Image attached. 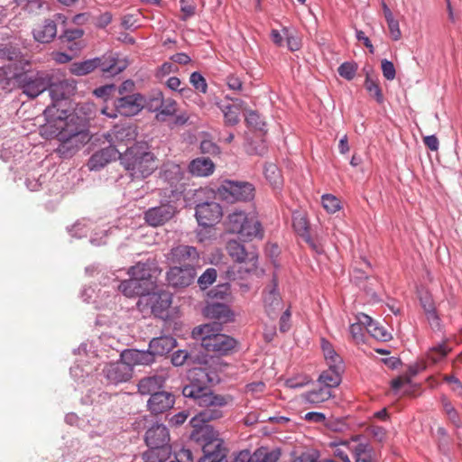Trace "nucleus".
<instances>
[{
  "label": "nucleus",
  "mask_w": 462,
  "mask_h": 462,
  "mask_svg": "<svg viewBox=\"0 0 462 462\" xmlns=\"http://www.w3.org/2000/svg\"><path fill=\"white\" fill-rule=\"evenodd\" d=\"M390 36L393 41H398L402 37V32L399 26V22L394 19V17H391L386 19Z\"/></svg>",
  "instance_id": "obj_57"
},
{
  "label": "nucleus",
  "mask_w": 462,
  "mask_h": 462,
  "mask_svg": "<svg viewBox=\"0 0 462 462\" xmlns=\"http://www.w3.org/2000/svg\"><path fill=\"white\" fill-rule=\"evenodd\" d=\"M228 396L215 394L211 391L208 392L204 387V426L214 429L212 426L206 424V422L220 419L223 416L222 408L228 403ZM213 430L217 432L218 438L222 439L219 437L218 431Z\"/></svg>",
  "instance_id": "obj_12"
},
{
  "label": "nucleus",
  "mask_w": 462,
  "mask_h": 462,
  "mask_svg": "<svg viewBox=\"0 0 462 462\" xmlns=\"http://www.w3.org/2000/svg\"><path fill=\"white\" fill-rule=\"evenodd\" d=\"M199 252L196 247L186 245H179L172 247L166 254V260L171 266L189 265L194 266V263L199 259Z\"/></svg>",
  "instance_id": "obj_15"
},
{
  "label": "nucleus",
  "mask_w": 462,
  "mask_h": 462,
  "mask_svg": "<svg viewBox=\"0 0 462 462\" xmlns=\"http://www.w3.org/2000/svg\"><path fill=\"white\" fill-rule=\"evenodd\" d=\"M176 212V207L170 202L161 204L160 206L148 208L144 212V220L151 226H160L171 219Z\"/></svg>",
  "instance_id": "obj_19"
},
{
  "label": "nucleus",
  "mask_w": 462,
  "mask_h": 462,
  "mask_svg": "<svg viewBox=\"0 0 462 462\" xmlns=\"http://www.w3.org/2000/svg\"><path fill=\"white\" fill-rule=\"evenodd\" d=\"M321 348L328 367H344L341 356L335 351L332 345L325 338L321 339Z\"/></svg>",
  "instance_id": "obj_37"
},
{
  "label": "nucleus",
  "mask_w": 462,
  "mask_h": 462,
  "mask_svg": "<svg viewBox=\"0 0 462 462\" xmlns=\"http://www.w3.org/2000/svg\"><path fill=\"white\" fill-rule=\"evenodd\" d=\"M84 35V30L80 28L65 29L59 39L62 43H67L69 51L78 52L82 49V44L76 42Z\"/></svg>",
  "instance_id": "obj_33"
},
{
  "label": "nucleus",
  "mask_w": 462,
  "mask_h": 462,
  "mask_svg": "<svg viewBox=\"0 0 462 462\" xmlns=\"http://www.w3.org/2000/svg\"><path fill=\"white\" fill-rule=\"evenodd\" d=\"M443 380L450 386L455 393L462 395V383L456 376L444 375Z\"/></svg>",
  "instance_id": "obj_62"
},
{
  "label": "nucleus",
  "mask_w": 462,
  "mask_h": 462,
  "mask_svg": "<svg viewBox=\"0 0 462 462\" xmlns=\"http://www.w3.org/2000/svg\"><path fill=\"white\" fill-rule=\"evenodd\" d=\"M224 440L210 427L204 426V462H226Z\"/></svg>",
  "instance_id": "obj_10"
},
{
  "label": "nucleus",
  "mask_w": 462,
  "mask_h": 462,
  "mask_svg": "<svg viewBox=\"0 0 462 462\" xmlns=\"http://www.w3.org/2000/svg\"><path fill=\"white\" fill-rule=\"evenodd\" d=\"M144 443L148 448L143 452L142 460L146 462H167L172 448L170 430L163 423L154 422L144 434Z\"/></svg>",
  "instance_id": "obj_4"
},
{
  "label": "nucleus",
  "mask_w": 462,
  "mask_h": 462,
  "mask_svg": "<svg viewBox=\"0 0 462 462\" xmlns=\"http://www.w3.org/2000/svg\"><path fill=\"white\" fill-rule=\"evenodd\" d=\"M226 230L230 234H236L245 241L263 239L264 229L261 221L255 215L246 214L244 211H235L227 216Z\"/></svg>",
  "instance_id": "obj_6"
},
{
  "label": "nucleus",
  "mask_w": 462,
  "mask_h": 462,
  "mask_svg": "<svg viewBox=\"0 0 462 462\" xmlns=\"http://www.w3.org/2000/svg\"><path fill=\"white\" fill-rule=\"evenodd\" d=\"M223 217L221 206L217 202H204V230L208 226H213Z\"/></svg>",
  "instance_id": "obj_34"
},
{
  "label": "nucleus",
  "mask_w": 462,
  "mask_h": 462,
  "mask_svg": "<svg viewBox=\"0 0 462 462\" xmlns=\"http://www.w3.org/2000/svg\"><path fill=\"white\" fill-rule=\"evenodd\" d=\"M99 60L97 59H88L83 61H75L70 64L69 71L72 75L75 76H85L95 69H97V64Z\"/></svg>",
  "instance_id": "obj_39"
},
{
  "label": "nucleus",
  "mask_w": 462,
  "mask_h": 462,
  "mask_svg": "<svg viewBox=\"0 0 462 462\" xmlns=\"http://www.w3.org/2000/svg\"><path fill=\"white\" fill-rule=\"evenodd\" d=\"M142 103H144L143 109L149 112H156V114L160 113L164 105L163 94L158 88L152 89L149 94L143 95Z\"/></svg>",
  "instance_id": "obj_36"
},
{
  "label": "nucleus",
  "mask_w": 462,
  "mask_h": 462,
  "mask_svg": "<svg viewBox=\"0 0 462 462\" xmlns=\"http://www.w3.org/2000/svg\"><path fill=\"white\" fill-rule=\"evenodd\" d=\"M171 302L172 294L157 288L141 296L137 301V308L143 317L152 315L154 318L168 320L171 318Z\"/></svg>",
  "instance_id": "obj_7"
},
{
  "label": "nucleus",
  "mask_w": 462,
  "mask_h": 462,
  "mask_svg": "<svg viewBox=\"0 0 462 462\" xmlns=\"http://www.w3.org/2000/svg\"><path fill=\"white\" fill-rule=\"evenodd\" d=\"M226 251L229 256L237 263L248 262L252 267L255 266L257 254L254 252H246L245 246L236 240H230L226 244Z\"/></svg>",
  "instance_id": "obj_26"
},
{
  "label": "nucleus",
  "mask_w": 462,
  "mask_h": 462,
  "mask_svg": "<svg viewBox=\"0 0 462 462\" xmlns=\"http://www.w3.org/2000/svg\"><path fill=\"white\" fill-rule=\"evenodd\" d=\"M122 151L117 145L110 143L107 147L102 148L101 150L94 152L89 159L90 170H98L108 162L116 160L121 162Z\"/></svg>",
  "instance_id": "obj_23"
},
{
  "label": "nucleus",
  "mask_w": 462,
  "mask_h": 462,
  "mask_svg": "<svg viewBox=\"0 0 462 462\" xmlns=\"http://www.w3.org/2000/svg\"><path fill=\"white\" fill-rule=\"evenodd\" d=\"M171 361L174 366H181L184 364L188 365H202V351L178 349L171 354Z\"/></svg>",
  "instance_id": "obj_27"
},
{
  "label": "nucleus",
  "mask_w": 462,
  "mask_h": 462,
  "mask_svg": "<svg viewBox=\"0 0 462 462\" xmlns=\"http://www.w3.org/2000/svg\"><path fill=\"white\" fill-rule=\"evenodd\" d=\"M357 71V65L355 62H344L338 69V74L346 80H352Z\"/></svg>",
  "instance_id": "obj_54"
},
{
  "label": "nucleus",
  "mask_w": 462,
  "mask_h": 462,
  "mask_svg": "<svg viewBox=\"0 0 462 462\" xmlns=\"http://www.w3.org/2000/svg\"><path fill=\"white\" fill-rule=\"evenodd\" d=\"M365 88L370 97H374L377 103L383 102V95L377 80L373 79L368 74L365 80Z\"/></svg>",
  "instance_id": "obj_48"
},
{
  "label": "nucleus",
  "mask_w": 462,
  "mask_h": 462,
  "mask_svg": "<svg viewBox=\"0 0 462 462\" xmlns=\"http://www.w3.org/2000/svg\"><path fill=\"white\" fill-rule=\"evenodd\" d=\"M263 302L266 314L271 317H276L283 309V302L279 291H277V282L273 278L272 283L267 285L263 291Z\"/></svg>",
  "instance_id": "obj_21"
},
{
  "label": "nucleus",
  "mask_w": 462,
  "mask_h": 462,
  "mask_svg": "<svg viewBox=\"0 0 462 462\" xmlns=\"http://www.w3.org/2000/svg\"><path fill=\"white\" fill-rule=\"evenodd\" d=\"M162 273V269L154 258L139 262L129 269L130 278L120 282L118 291L125 297L140 298L159 288L158 282Z\"/></svg>",
  "instance_id": "obj_2"
},
{
  "label": "nucleus",
  "mask_w": 462,
  "mask_h": 462,
  "mask_svg": "<svg viewBox=\"0 0 462 462\" xmlns=\"http://www.w3.org/2000/svg\"><path fill=\"white\" fill-rule=\"evenodd\" d=\"M204 317L215 319L210 327L212 330L220 332L222 324L234 320V313L230 308L224 303L218 301L207 300V306L204 308Z\"/></svg>",
  "instance_id": "obj_14"
},
{
  "label": "nucleus",
  "mask_w": 462,
  "mask_h": 462,
  "mask_svg": "<svg viewBox=\"0 0 462 462\" xmlns=\"http://www.w3.org/2000/svg\"><path fill=\"white\" fill-rule=\"evenodd\" d=\"M68 232L72 237L82 238L87 236V229L85 225L80 222H76L73 226L67 227Z\"/></svg>",
  "instance_id": "obj_60"
},
{
  "label": "nucleus",
  "mask_w": 462,
  "mask_h": 462,
  "mask_svg": "<svg viewBox=\"0 0 462 462\" xmlns=\"http://www.w3.org/2000/svg\"><path fill=\"white\" fill-rule=\"evenodd\" d=\"M102 374L108 384L117 385L128 382L133 375V370L128 363L122 358L106 364L102 369Z\"/></svg>",
  "instance_id": "obj_13"
},
{
  "label": "nucleus",
  "mask_w": 462,
  "mask_h": 462,
  "mask_svg": "<svg viewBox=\"0 0 462 462\" xmlns=\"http://www.w3.org/2000/svg\"><path fill=\"white\" fill-rule=\"evenodd\" d=\"M230 293V286L228 283H221L207 292L209 301H217L225 300Z\"/></svg>",
  "instance_id": "obj_50"
},
{
  "label": "nucleus",
  "mask_w": 462,
  "mask_h": 462,
  "mask_svg": "<svg viewBox=\"0 0 462 462\" xmlns=\"http://www.w3.org/2000/svg\"><path fill=\"white\" fill-rule=\"evenodd\" d=\"M243 101L237 100L236 103L225 105L220 107L224 114L226 124L235 125L239 122V116L243 110Z\"/></svg>",
  "instance_id": "obj_38"
},
{
  "label": "nucleus",
  "mask_w": 462,
  "mask_h": 462,
  "mask_svg": "<svg viewBox=\"0 0 462 462\" xmlns=\"http://www.w3.org/2000/svg\"><path fill=\"white\" fill-rule=\"evenodd\" d=\"M365 325L362 323L357 318V322L351 324L349 328L350 334L355 340H359L363 337V331Z\"/></svg>",
  "instance_id": "obj_64"
},
{
  "label": "nucleus",
  "mask_w": 462,
  "mask_h": 462,
  "mask_svg": "<svg viewBox=\"0 0 462 462\" xmlns=\"http://www.w3.org/2000/svg\"><path fill=\"white\" fill-rule=\"evenodd\" d=\"M196 277L194 266H171L166 273L168 284L173 288H185L192 283Z\"/></svg>",
  "instance_id": "obj_16"
},
{
  "label": "nucleus",
  "mask_w": 462,
  "mask_h": 462,
  "mask_svg": "<svg viewBox=\"0 0 462 462\" xmlns=\"http://www.w3.org/2000/svg\"><path fill=\"white\" fill-rule=\"evenodd\" d=\"M190 426L193 428L189 435V439L191 440L199 443L202 441V411L198 412L193 418L189 420Z\"/></svg>",
  "instance_id": "obj_49"
},
{
  "label": "nucleus",
  "mask_w": 462,
  "mask_h": 462,
  "mask_svg": "<svg viewBox=\"0 0 462 462\" xmlns=\"http://www.w3.org/2000/svg\"><path fill=\"white\" fill-rule=\"evenodd\" d=\"M215 137L204 132V154L209 153L213 158H219L221 153L220 148L213 142Z\"/></svg>",
  "instance_id": "obj_51"
},
{
  "label": "nucleus",
  "mask_w": 462,
  "mask_h": 462,
  "mask_svg": "<svg viewBox=\"0 0 462 462\" xmlns=\"http://www.w3.org/2000/svg\"><path fill=\"white\" fill-rule=\"evenodd\" d=\"M282 32L286 38L287 46L290 51H296L301 48L300 38L289 28H283Z\"/></svg>",
  "instance_id": "obj_52"
},
{
  "label": "nucleus",
  "mask_w": 462,
  "mask_h": 462,
  "mask_svg": "<svg viewBox=\"0 0 462 462\" xmlns=\"http://www.w3.org/2000/svg\"><path fill=\"white\" fill-rule=\"evenodd\" d=\"M19 61L21 66H30V62L23 58V53L17 46L12 43L0 44V61Z\"/></svg>",
  "instance_id": "obj_32"
},
{
  "label": "nucleus",
  "mask_w": 462,
  "mask_h": 462,
  "mask_svg": "<svg viewBox=\"0 0 462 462\" xmlns=\"http://www.w3.org/2000/svg\"><path fill=\"white\" fill-rule=\"evenodd\" d=\"M332 393L328 387H319V389H313L305 393L304 399L307 402L312 404H320L332 397Z\"/></svg>",
  "instance_id": "obj_41"
},
{
  "label": "nucleus",
  "mask_w": 462,
  "mask_h": 462,
  "mask_svg": "<svg viewBox=\"0 0 462 462\" xmlns=\"http://www.w3.org/2000/svg\"><path fill=\"white\" fill-rule=\"evenodd\" d=\"M452 351L448 346V340H443L441 343L430 347L427 353V357L433 364H437L446 358V356Z\"/></svg>",
  "instance_id": "obj_40"
},
{
  "label": "nucleus",
  "mask_w": 462,
  "mask_h": 462,
  "mask_svg": "<svg viewBox=\"0 0 462 462\" xmlns=\"http://www.w3.org/2000/svg\"><path fill=\"white\" fill-rule=\"evenodd\" d=\"M217 194L230 202L247 201L254 197V187L249 182L226 180L217 189Z\"/></svg>",
  "instance_id": "obj_11"
},
{
  "label": "nucleus",
  "mask_w": 462,
  "mask_h": 462,
  "mask_svg": "<svg viewBox=\"0 0 462 462\" xmlns=\"http://www.w3.org/2000/svg\"><path fill=\"white\" fill-rule=\"evenodd\" d=\"M381 67H382L383 75L386 79H388V80L394 79L396 71H395L394 65L392 61H389L387 60H383Z\"/></svg>",
  "instance_id": "obj_61"
},
{
  "label": "nucleus",
  "mask_w": 462,
  "mask_h": 462,
  "mask_svg": "<svg viewBox=\"0 0 462 462\" xmlns=\"http://www.w3.org/2000/svg\"><path fill=\"white\" fill-rule=\"evenodd\" d=\"M178 66L173 62L165 61L158 69L156 76L158 78H162L166 75L178 71Z\"/></svg>",
  "instance_id": "obj_63"
},
{
  "label": "nucleus",
  "mask_w": 462,
  "mask_h": 462,
  "mask_svg": "<svg viewBox=\"0 0 462 462\" xmlns=\"http://www.w3.org/2000/svg\"><path fill=\"white\" fill-rule=\"evenodd\" d=\"M264 175L266 180L274 188H280L282 185V176L276 164L273 162L266 163L264 166Z\"/></svg>",
  "instance_id": "obj_45"
},
{
  "label": "nucleus",
  "mask_w": 462,
  "mask_h": 462,
  "mask_svg": "<svg viewBox=\"0 0 462 462\" xmlns=\"http://www.w3.org/2000/svg\"><path fill=\"white\" fill-rule=\"evenodd\" d=\"M137 126L130 123L116 124L111 129L110 134H108L110 137L109 143H113L118 148L123 144L126 147L132 145L137 142Z\"/></svg>",
  "instance_id": "obj_17"
},
{
  "label": "nucleus",
  "mask_w": 462,
  "mask_h": 462,
  "mask_svg": "<svg viewBox=\"0 0 462 462\" xmlns=\"http://www.w3.org/2000/svg\"><path fill=\"white\" fill-rule=\"evenodd\" d=\"M143 94L134 93L123 97H117L113 100L112 112H107V108H104L102 113L110 118L116 117L117 114L126 117H132L138 115L143 109Z\"/></svg>",
  "instance_id": "obj_8"
},
{
  "label": "nucleus",
  "mask_w": 462,
  "mask_h": 462,
  "mask_svg": "<svg viewBox=\"0 0 462 462\" xmlns=\"http://www.w3.org/2000/svg\"><path fill=\"white\" fill-rule=\"evenodd\" d=\"M292 227L294 231L311 247L316 248L310 234V223L303 212L295 211L292 214Z\"/></svg>",
  "instance_id": "obj_28"
},
{
  "label": "nucleus",
  "mask_w": 462,
  "mask_h": 462,
  "mask_svg": "<svg viewBox=\"0 0 462 462\" xmlns=\"http://www.w3.org/2000/svg\"><path fill=\"white\" fill-rule=\"evenodd\" d=\"M93 94L97 97L103 98L105 102H111L113 105V100L117 98L116 96V86L115 84H106L101 87L97 88Z\"/></svg>",
  "instance_id": "obj_47"
},
{
  "label": "nucleus",
  "mask_w": 462,
  "mask_h": 462,
  "mask_svg": "<svg viewBox=\"0 0 462 462\" xmlns=\"http://www.w3.org/2000/svg\"><path fill=\"white\" fill-rule=\"evenodd\" d=\"M350 444V441L345 440V441H333L330 443V447L334 448V455L337 457H339L343 462H351L350 458L348 457L347 454L340 448V446H346L348 447Z\"/></svg>",
  "instance_id": "obj_56"
},
{
  "label": "nucleus",
  "mask_w": 462,
  "mask_h": 462,
  "mask_svg": "<svg viewBox=\"0 0 462 462\" xmlns=\"http://www.w3.org/2000/svg\"><path fill=\"white\" fill-rule=\"evenodd\" d=\"M161 379L158 376H150L141 379L137 384L138 392L142 395H150L158 392L161 387Z\"/></svg>",
  "instance_id": "obj_42"
},
{
  "label": "nucleus",
  "mask_w": 462,
  "mask_h": 462,
  "mask_svg": "<svg viewBox=\"0 0 462 462\" xmlns=\"http://www.w3.org/2000/svg\"><path fill=\"white\" fill-rule=\"evenodd\" d=\"M187 379L189 383L182 389V394L185 398L199 401L201 405L202 400V367H191L187 372Z\"/></svg>",
  "instance_id": "obj_22"
},
{
  "label": "nucleus",
  "mask_w": 462,
  "mask_h": 462,
  "mask_svg": "<svg viewBox=\"0 0 462 462\" xmlns=\"http://www.w3.org/2000/svg\"><path fill=\"white\" fill-rule=\"evenodd\" d=\"M188 172L191 176L202 177V157L193 159L188 165Z\"/></svg>",
  "instance_id": "obj_59"
},
{
  "label": "nucleus",
  "mask_w": 462,
  "mask_h": 462,
  "mask_svg": "<svg viewBox=\"0 0 462 462\" xmlns=\"http://www.w3.org/2000/svg\"><path fill=\"white\" fill-rule=\"evenodd\" d=\"M121 156V164L133 179L147 178L157 168L155 155L145 141L135 142L127 146Z\"/></svg>",
  "instance_id": "obj_3"
},
{
  "label": "nucleus",
  "mask_w": 462,
  "mask_h": 462,
  "mask_svg": "<svg viewBox=\"0 0 462 462\" xmlns=\"http://www.w3.org/2000/svg\"><path fill=\"white\" fill-rule=\"evenodd\" d=\"M135 84L132 79H126L122 82L119 87H116V96L123 97L125 95L134 94Z\"/></svg>",
  "instance_id": "obj_58"
},
{
  "label": "nucleus",
  "mask_w": 462,
  "mask_h": 462,
  "mask_svg": "<svg viewBox=\"0 0 462 462\" xmlns=\"http://www.w3.org/2000/svg\"><path fill=\"white\" fill-rule=\"evenodd\" d=\"M177 346V340L171 336H161L152 338L149 343V347L156 356H162L171 352Z\"/></svg>",
  "instance_id": "obj_29"
},
{
  "label": "nucleus",
  "mask_w": 462,
  "mask_h": 462,
  "mask_svg": "<svg viewBox=\"0 0 462 462\" xmlns=\"http://www.w3.org/2000/svg\"><path fill=\"white\" fill-rule=\"evenodd\" d=\"M183 193L185 206L195 208L194 216L198 223L196 238L199 243H202V187L184 189Z\"/></svg>",
  "instance_id": "obj_20"
},
{
  "label": "nucleus",
  "mask_w": 462,
  "mask_h": 462,
  "mask_svg": "<svg viewBox=\"0 0 462 462\" xmlns=\"http://www.w3.org/2000/svg\"><path fill=\"white\" fill-rule=\"evenodd\" d=\"M174 403V394L165 391H159L152 393V396L147 401V407L152 414L158 415L171 410Z\"/></svg>",
  "instance_id": "obj_24"
},
{
  "label": "nucleus",
  "mask_w": 462,
  "mask_h": 462,
  "mask_svg": "<svg viewBox=\"0 0 462 462\" xmlns=\"http://www.w3.org/2000/svg\"><path fill=\"white\" fill-rule=\"evenodd\" d=\"M358 319L362 323L365 325L366 331L373 337L381 341H388L392 338L391 333H389L383 326L374 321L368 315L360 313L358 315Z\"/></svg>",
  "instance_id": "obj_30"
},
{
  "label": "nucleus",
  "mask_w": 462,
  "mask_h": 462,
  "mask_svg": "<svg viewBox=\"0 0 462 462\" xmlns=\"http://www.w3.org/2000/svg\"><path fill=\"white\" fill-rule=\"evenodd\" d=\"M443 411L445 412L448 419L450 420L452 424H454L457 428L461 426V420L459 413L452 405L451 402L446 397L442 396L440 399Z\"/></svg>",
  "instance_id": "obj_46"
},
{
  "label": "nucleus",
  "mask_w": 462,
  "mask_h": 462,
  "mask_svg": "<svg viewBox=\"0 0 462 462\" xmlns=\"http://www.w3.org/2000/svg\"><path fill=\"white\" fill-rule=\"evenodd\" d=\"M122 358L130 365L133 371L134 365H150L155 362L153 354L149 346L145 350L125 349L122 352Z\"/></svg>",
  "instance_id": "obj_25"
},
{
  "label": "nucleus",
  "mask_w": 462,
  "mask_h": 462,
  "mask_svg": "<svg viewBox=\"0 0 462 462\" xmlns=\"http://www.w3.org/2000/svg\"><path fill=\"white\" fill-rule=\"evenodd\" d=\"M94 59L99 60L97 64V69H99L105 77L116 76L128 66V61L125 59L120 60L118 54L114 52L105 53Z\"/></svg>",
  "instance_id": "obj_18"
},
{
  "label": "nucleus",
  "mask_w": 462,
  "mask_h": 462,
  "mask_svg": "<svg viewBox=\"0 0 462 462\" xmlns=\"http://www.w3.org/2000/svg\"><path fill=\"white\" fill-rule=\"evenodd\" d=\"M236 340L225 334L212 330L210 324L204 323V350L217 355H226L235 348Z\"/></svg>",
  "instance_id": "obj_9"
},
{
  "label": "nucleus",
  "mask_w": 462,
  "mask_h": 462,
  "mask_svg": "<svg viewBox=\"0 0 462 462\" xmlns=\"http://www.w3.org/2000/svg\"><path fill=\"white\" fill-rule=\"evenodd\" d=\"M33 38L40 43L51 42L57 34L56 23L46 19L42 25L32 31Z\"/></svg>",
  "instance_id": "obj_31"
},
{
  "label": "nucleus",
  "mask_w": 462,
  "mask_h": 462,
  "mask_svg": "<svg viewBox=\"0 0 462 462\" xmlns=\"http://www.w3.org/2000/svg\"><path fill=\"white\" fill-rule=\"evenodd\" d=\"M111 396L108 393L98 389H89L88 393L81 397L80 402L83 405H92L94 403H101L110 400Z\"/></svg>",
  "instance_id": "obj_44"
},
{
  "label": "nucleus",
  "mask_w": 462,
  "mask_h": 462,
  "mask_svg": "<svg viewBox=\"0 0 462 462\" xmlns=\"http://www.w3.org/2000/svg\"><path fill=\"white\" fill-rule=\"evenodd\" d=\"M344 371V367L336 368V367H328V370L323 371L319 376L318 381L324 386L328 387V389L337 387L341 381V374Z\"/></svg>",
  "instance_id": "obj_35"
},
{
  "label": "nucleus",
  "mask_w": 462,
  "mask_h": 462,
  "mask_svg": "<svg viewBox=\"0 0 462 462\" xmlns=\"http://www.w3.org/2000/svg\"><path fill=\"white\" fill-rule=\"evenodd\" d=\"M321 201L323 208L331 214L336 213L341 208L339 199L331 194L323 195Z\"/></svg>",
  "instance_id": "obj_53"
},
{
  "label": "nucleus",
  "mask_w": 462,
  "mask_h": 462,
  "mask_svg": "<svg viewBox=\"0 0 462 462\" xmlns=\"http://www.w3.org/2000/svg\"><path fill=\"white\" fill-rule=\"evenodd\" d=\"M21 66L11 77L14 87L30 99H34L51 86V74L46 70Z\"/></svg>",
  "instance_id": "obj_5"
},
{
  "label": "nucleus",
  "mask_w": 462,
  "mask_h": 462,
  "mask_svg": "<svg viewBox=\"0 0 462 462\" xmlns=\"http://www.w3.org/2000/svg\"><path fill=\"white\" fill-rule=\"evenodd\" d=\"M47 90L50 92L51 105L43 111L45 124L41 126V134L46 139H57L60 144L56 152L60 158L68 159L90 141V116L83 106L73 112L60 108L65 94L55 82L52 74L51 86Z\"/></svg>",
  "instance_id": "obj_1"
},
{
  "label": "nucleus",
  "mask_w": 462,
  "mask_h": 462,
  "mask_svg": "<svg viewBox=\"0 0 462 462\" xmlns=\"http://www.w3.org/2000/svg\"><path fill=\"white\" fill-rule=\"evenodd\" d=\"M280 455L278 449L271 450L268 448L261 447L252 454L251 462H277Z\"/></svg>",
  "instance_id": "obj_43"
},
{
  "label": "nucleus",
  "mask_w": 462,
  "mask_h": 462,
  "mask_svg": "<svg viewBox=\"0 0 462 462\" xmlns=\"http://www.w3.org/2000/svg\"><path fill=\"white\" fill-rule=\"evenodd\" d=\"M176 102L173 99H164V105L161 108L160 113H157L155 117L158 121H165L167 116H172L175 113Z\"/></svg>",
  "instance_id": "obj_55"
}]
</instances>
